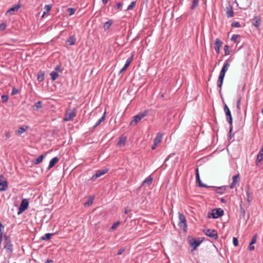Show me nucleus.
I'll return each instance as SVG.
<instances>
[{
    "mask_svg": "<svg viewBox=\"0 0 263 263\" xmlns=\"http://www.w3.org/2000/svg\"><path fill=\"white\" fill-rule=\"evenodd\" d=\"M223 215V211L221 209H216L212 211V215L213 218H217Z\"/></svg>",
    "mask_w": 263,
    "mask_h": 263,
    "instance_id": "9b49d317",
    "label": "nucleus"
},
{
    "mask_svg": "<svg viewBox=\"0 0 263 263\" xmlns=\"http://www.w3.org/2000/svg\"><path fill=\"white\" fill-rule=\"evenodd\" d=\"M44 9H45L46 12L48 13L51 10V6L49 5H46L45 6Z\"/></svg>",
    "mask_w": 263,
    "mask_h": 263,
    "instance_id": "09e8293b",
    "label": "nucleus"
},
{
    "mask_svg": "<svg viewBox=\"0 0 263 263\" xmlns=\"http://www.w3.org/2000/svg\"><path fill=\"white\" fill-rule=\"evenodd\" d=\"M7 27V25L6 23H2L0 24V31L4 30Z\"/></svg>",
    "mask_w": 263,
    "mask_h": 263,
    "instance_id": "de8ad7c7",
    "label": "nucleus"
},
{
    "mask_svg": "<svg viewBox=\"0 0 263 263\" xmlns=\"http://www.w3.org/2000/svg\"><path fill=\"white\" fill-rule=\"evenodd\" d=\"M29 202L28 200L26 199H24L22 201L21 204L19 208V212L18 214H20L25 210H26L28 207Z\"/></svg>",
    "mask_w": 263,
    "mask_h": 263,
    "instance_id": "9d476101",
    "label": "nucleus"
},
{
    "mask_svg": "<svg viewBox=\"0 0 263 263\" xmlns=\"http://www.w3.org/2000/svg\"><path fill=\"white\" fill-rule=\"evenodd\" d=\"M18 92V91L17 89H15V88H13L12 91V95H16L17 94V93Z\"/></svg>",
    "mask_w": 263,
    "mask_h": 263,
    "instance_id": "6e6d98bb",
    "label": "nucleus"
},
{
    "mask_svg": "<svg viewBox=\"0 0 263 263\" xmlns=\"http://www.w3.org/2000/svg\"><path fill=\"white\" fill-rule=\"evenodd\" d=\"M204 233L206 235L214 239H217L218 238L217 233L214 230L207 229L205 230Z\"/></svg>",
    "mask_w": 263,
    "mask_h": 263,
    "instance_id": "6e6552de",
    "label": "nucleus"
},
{
    "mask_svg": "<svg viewBox=\"0 0 263 263\" xmlns=\"http://www.w3.org/2000/svg\"><path fill=\"white\" fill-rule=\"evenodd\" d=\"M134 54H132L126 60V63L124 66L121 69L120 73H122L125 71L129 66L130 63L133 60Z\"/></svg>",
    "mask_w": 263,
    "mask_h": 263,
    "instance_id": "f8f14e48",
    "label": "nucleus"
},
{
    "mask_svg": "<svg viewBox=\"0 0 263 263\" xmlns=\"http://www.w3.org/2000/svg\"><path fill=\"white\" fill-rule=\"evenodd\" d=\"M260 20L259 17H258L257 16L255 17L253 19V25L254 26L258 27L260 25Z\"/></svg>",
    "mask_w": 263,
    "mask_h": 263,
    "instance_id": "a878e982",
    "label": "nucleus"
},
{
    "mask_svg": "<svg viewBox=\"0 0 263 263\" xmlns=\"http://www.w3.org/2000/svg\"><path fill=\"white\" fill-rule=\"evenodd\" d=\"M157 144H156V143H154V144L152 145V149H155L156 147V146H157Z\"/></svg>",
    "mask_w": 263,
    "mask_h": 263,
    "instance_id": "13d9d810",
    "label": "nucleus"
},
{
    "mask_svg": "<svg viewBox=\"0 0 263 263\" xmlns=\"http://www.w3.org/2000/svg\"><path fill=\"white\" fill-rule=\"evenodd\" d=\"M247 200L249 202L252 200L251 195L249 192V190L247 191Z\"/></svg>",
    "mask_w": 263,
    "mask_h": 263,
    "instance_id": "a18cd8bd",
    "label": "nucleus"
},
{
    "mask_svg": "<svg viewBox=\"0 0 263 263\" xmlns=\"http://www.w3.org/2000/svg\"><path fill=\"white\" fill-rule=\"evenodd\" d=\"M122 6V5L121 3H118L115 6V9L118 11H119L121 10Z\"/></svg>",
    "mask_w": 263,
    "mask_h": 263,
    "instance_id": "c03bdc74",
    "label": "nucleus"
},
{
    "mask_svg": "<svg viewBox=\"0 0 263 263\" xmlns=\"http://www.w3.org/2000/svg\"><path fill=\"white\" fill-rule=\"evenodd\" d=\"M112 21L111 20H109L107 22H106L103 26L104 29L106 30L109 28L110 26L112 24Z\"/></svg>",
    "mask_w": 263,
    "mask_h": 263,
    "instance_id": "bb28decb",
    "label": "nucleus"
},
{
    "mask_svg": "<svg viewBox=\"0 0 263 263\" xmlns=\"http://www.w3.org/2000/svg\"><path fill=\"white\" fill-rule=\"evenodd\" d=\"M106 173V171H104V170H98V171H97L96 174L92 176L91 179L92 180H94L95 179H97V178L100 177L102 175L105 174Z\"/></svg>",
    "mask_w": 263,
    "mask_h": 263,
    "instance_id": "6ab92c4d",
    "label": "nucleus"
},
{
    "mask_svg": "<svg viewBox=\"0 0 263 263\" xmlns=\"http://www.w3.org/2000/svg\"><path fill=\"white\" fill-rule=\"evenodd\" d=\"M109 0H102V3L105 5L109 2Z\"/></svg>",
    "mask_w": 263,
    "mask_h": 263,
    "instance_id": "bf43d9fd",
    "label": "nucleus"
},
{
    "mask_svg": "<svg viewBox=\"0 0 263 263\" xmlns=\"http://www.w3.org/2000/svg\"><path fill=\"white\" fill-rule=\"evenodd\" d=\"M254 244H252V243L250 242L249 246V249L250 251H253L255 249L254 246H253Z\"/></svg>",
    "mask_w": 263,
    "mask_h": 263,
    "instance_id": "5fc2aeb1",
    "label": "nucleus"
},
{
    "mask_svg": "<svg viewBox=\"0 0 263 263\" xmlns=\"http://www.w3.org/2000/svg\"><path fill=\"white\" fill-rule=\"evenodd\" d=\"M226 187L224 186H221L219 187H218L216 191L218 193L222 194L226 191Z\"/></svg>",
    "mask_w": 263,
    "mask_h": 263,
    "instance_id": "e433bc0d",
    "label": "nucleus"
},
{
    "mask_svg": "<svg viewBox=\"0 0 263 263\" xmlns=\"http://www.w3.org/2000/svg\"><path fill=\"white\" fill-rule=\"evenodd\" d=\"M152 180H153V178L151 177V176H148V177H147L145 180L144 181H143V185H150L152 182Z\"/></svg>",
    "mask_w": 263,
    "mask_h": 263,
    "instance_id": "393cba45",
    "label": "nucleus"
},
{
    "mask_svg": "<svg viewBox=\"0 0 263 263\" xmlns=\"http://www.w3.org/2000/svg\"><path fill=\"white\" fill-rule=\"evenodd\" d=\"M224 111L226 113V116L227 117V119L230 124L232 125L233 123V119L231 114L230 110L227 105H225L224 107Z\"/></svg>",
    "mask_w": 263,
    "mask_h": 263,
    "instance_id": "1a4fd4ad",
    "label": "nucleus"
},
{
    "mask_svg": "<svg viewBox=\"0 0 263 263\" xmlns=\"http://www.w3.org/2000/svg\"><path fill=\"white\" fill-rule=\"evenodd\" d=\"M50 76L51 77L52 81H55L59 76V74L54 71H52V72H51Z\"/></svg>",
    "mask_w": 263,
    "mask_h": 263,
    "instance_id": "2f4dec72",
    "label": "nucleus"
},
{
    "mask_svg": "<svg viewBox=\"0 0 263 263\" xmlns=\"http://www.w3.org/2000/svg\"><path fill=\"white\" fill-rule=\"evenodd\" d=\"M59 69H60V66H57L55 67V70H59Z\"/></svg>",
    "mask_w": 263,
    "mask_h": 263,
    "instance_id": "0e129e2a",
    "label": "nucleus"
},
{
    "mask_svg": "<svg viewBox=\"0 0 263 263\" xmlns=\"http://www.w3.org/2000/svg\"><path fill=\"white\" fill-rule=\"evenodd\" d=\"M224 52L225 55H228L230 54L229 47L228 45L224 46Z\"/></svg>",
    "mask_w": 263,
    "mask_h": 263,
    "instance_id": "37998d69",
    "label": "nucleus"
},
{
    "mask_svg": "<svg viewBox=\"0 0 263 263\" xmlns=\"http://www.w3.org/2000/svg\"><path fill=\"white\" fill-rule=\"evenodd\" d=\"M263 159V146L259 152L256 160V163L257 165L259 162H260Z\"/></svg>",
    "mask_w": 263,
    "mask_h": 263,
    "instance_id": "aec40b11",
    "label": "nucleus"
},
{
    "mask_svg": "<svg viewBox=\"0 0 263 263\" xmlns=\"http://www.w3.org/2000/svg\"><path fill=\"white\" fill-rule=\"evenodd\" d=\"M68 11L69 12V15H72L74 13L75 10H74V9H73L72 8H69L68 9Z\"/></svg>",
    "mask_w": 263,
    "mask_h": 263,
    "instance_id": "49530a36",
    "label": "nucleus"
},
{
    "mask_svg": "<svg viewBox=\"0 0 263 263\" xmlns=\"http://www.w3.org/2000/svg\"><path fill=\"white\" fill-rule=\"evenodd\" d=\"M232 26H234V27H240V24L239 23L236 22V23H233Z\"/></svg>",
    "mask_w": 263,
    "mask_h": 263,
    "instance_id": "4d7b16f0",
    "label": "nucleus"
},
{
    "mask_svg": "<svg viewBox=\"0 0 263 263\" xmlns=\"http://www.w3.org/2000/svg\"><path fill=\"white\" fill-rule=\"evenodd\" d=\"M257 234H255L253 236L252 239L251 241V243H252V244H254L256 243V240H257Z\"/></svg>",
    "mask_w": 263,
    "mask_h": 263,
    "instance_id": "8fccbe9b",
    "label": "nucleus"
},
{
    "mask_svg": "<svg viewBox=\"0 0 263 263\" xmlns=\"http://www.w3.org/2000/svg\"><path fill=\"white\" fill-rule=\"evenodd\" d=\"M124 250H123V249H122H122L120 250H119V252H118V255H121V254H122V253L124 252Z\"/></svg>",
    "mask_w": 263,
    "mask_h": 263,
    "instance_id": "052dcab7",
    "label": "nucleus"
},
{
    "mask_svg": "<svg viewBox=\"0 0 263 263\" xmlns=\"http://www.w3.org/2000/svg\"><path fill=\"white\" fill-rule=\"evenodd\" d=\"M44 156V155H42L40 156L38 158H37L34 161V164H39L43 160Z\"/></svg>",
    "mask_w": 263,
    "mask_h": 263,
    "instance_id": "cd10ccee",
    "label": "nucleus"
},
{
    "mask_svg": "<svg viewBox=\"0 0 263 263\" xmlns=\"http://www.w3.org/2000/svg\"><path fill=\"white\" fill-rule=\"evenodd\" d=\"M59 160V159L58 157H54L52 158L49 162L48 169L52 168L56 163L58 162Z\"/></svg>",
    "mask_w": 263,
    "mask_h": 263,
    "instance_id": "5701e85b",
    "label": "nucleus"
},
{
    "mask_svg": "<svg viewBox=\"0 0 263 263\" xmlns=\"http://www.w3.org/2000/svg\"><path fill=\"white\" fill-rule=\"evenodd\" d=\"M239 35L237 34H233L231 37V40L233 42H236L239 37Z\"/></svg>",
    "mask_w": 263,
    "mask_h": 263,
    "instance_id": "ea45409f",
    "label": "nucleus"
},
{
    "mask_svg": "<svg viewBox=\"0 0 263 263\" xmlns=\"http://www.w3.org/2000/svg\"><path fill=\"white\" fill-rule=\"evenodd\" d=\"M76 41V37L74 36H72L66 41V43L68 45H73L75 44Z\"/></svg>",
    "mask_w": 263,
    "mask_h": 263,
    "instance_id": "b1692460",
    "label": "nucleus"
},
{
    "mask_svg": "<svg viewBox=\"0 0 263 263\" xmlns=\"http://www.w3.org/2000/svg\"><path fill=\"white\" fill-rule=\"evenodd\" d=\"M135 5H136L135 2H132L130 3V4L128 6V7L127 8V10H129L132 9L135 7Z\"/></svg>",
    "mask_w": 263,
    "mask_h": 263,
    "instance_id": "79ce46f5",
    "label": "nucleus"
},
{
    "mask_svg": "<svg viewBox=\"0 0 263 263\" xmlns=\"http://www.w3.org/2000/svg\"><path fill=\"white\" fill-rule=\"evenodd\" d=\"M163 137V134L161 133H158L157 134V136L154 139V143H156V144H158L161 142L162 139Z\"/></svg>",
    "mask_w": 263,
    "mask_h": 263,
    "instance_id": "4be33fe9",
    "label": "nucleus"
},
{
    "mask_svg": "<svg viewBox=\"0 0 263 263\" xmlns=\"http://www.w3.org/2000/svg\"><path fill=\"white\" fill-rule=\"evenodd\" d=\"M198 2L199 0H192L193 4L191 7L192 9L195 8L198 5Z\"/></svg>",
    "mask_w": 263,
    "mask_h": 263,
    "instance_id": "a19ab883",
    "label": "nucleus"
},
{
    "mask_svg": "<svg viewBox=\"0 0 263 263\" xmlns=\"http://www.w3.org/2000/svg\"><path fill=\"white\" fill-rule=\"evenodd\" d=\"M237 6L242 9H247L251 5V0H236Z\"/></svg>",
    "mask_w": 263,
    "mask_h": 263,
    "instance_id": "423d86ee",
    "label": "nucleus"
},
{
    "mask_svg": "<svg viewBox=\"0 0 263 263\" xmlns=\"http://www.w3.org/2000/svg\"><path fill=\"white\" fill-rule=\"evenodd\" d=\"M44 79V74L42 72H40L37 74V80L39 82H42L43 81Z\"/></svg>",
    "mask_w": 263,
    "mask_h": 263,
    "instance_id": "f704fd0d",
    "label": "nucleus"
},
{
    "mask_svg": "<svg viewBox=\"0 0 263 263\" xmlns=\"http://www.w3.org/2000/svg\"><path fill=\"white\" fill-rule=\"evenodd\" d=\"M4 226L3 224L0 222V243L2 241L3 239V229H4Z\"/></svg>",
    "mask_w": 263,
    "mask_h": 263,
    "instance_id": "473e14b6",
    "label": "nucleus"
},
{
    "mask_svg": "<svg viewBox=\"0 0 263 263\" xmlns=\"http://www.w3.org/2000/svg\"><path fill=\"white\" fill-rule=\"evenodd\" d=\"M240 103H241V98H240L239 99H238V100L237 101V108L240 110Z\"/></svg>",
    "mask_w": 263,
    "mask_h": 263,
    "instance_id": "864d4df0",
    "label": "nucleus"
},
{
    "mask_svg": "<svg viewBox=\"0 0 263 263\" xmlns=\"http://www.w3.org/2000/svg\"><path fill=\"white\" fill-rule=\"evenodd\" d=\"M8 188L7 182L3 175H0V191H5Z\"/></svg>",
    "mask_w": 263,
    "mask_h": 263,
    "instance_id": "0eeeda50",
    "label": "nucleus"
},
{
    "mask_svg": "<svg viewBox=\"0 0 263 263\" xmlns=\"http://www.w3.org/2000/svg\"><path fill=\"white\" fill-rule=\"evenodd\" d=\"M8 100V97L7 96L4 95L2 97V101L3 102H6Z\"/></svg>",
    "mask_w": 263,
    "mask_h": 263,
    "instance_id": "603ef678",
    "label": "nucleus"
},
{
    "mask_svg": "<svg viewBox=\"0 0 263 263\" xmlns=\"http://www.w3.org/2000/svg\"><path fill=\"white\" fill-rule=\"evenodd\" d=\"M222 45V42L219 39H216L214 44V49L217 54L220 52V49Z\"/></svg>",
    "mask_w": 263,
    "mask_h": 263,
    "instance_id": "ddd939ff",
    "label": "nucleus"
},
{
    "mask_svg": "<svg viewBox=\"0 0 263 263\" xmlns=\"http://www.w3.org/2000/svg\"><path fill=\"white\" fill-rule=\"evenodd\" d=\"M179 221L178 225L180 228L182 229L184 232L186 231L187 224L185 217L181 213H178Z\"/></svg>",
    "mask_w": 263,
    "mask_h": 263,
    "instance_id": "7ed1b4c3",
    "label": "nucleus"
},
{
    "mask_svg": "<svg viewBox=\"0 0 263 263\" xmlns=\"http://www.w3.org/2000/svg\"><path fill=\"white\" fill-rule=\"evenodd\" d=\"M196 182L198 184V185L201 187H206V186L203 184L200 180L199 173V169L197 168L196 170Z\"/></svg>",
    "mask_w": 263,
    "mask_h": 263,
    "instance_id": "f3484780",
    "label": "nucleus"
},
{
    "mask_svg": "<svg viewBox=\"0 0 263 263\" xmlns=\"http://www.w3.org/2000/svg\"><path fill=\"white\" fill-rule=\"evenodd\" d=\"M93 198L92 197H89L87 201L86 202H85L84 205L85 206H87L91 205L93 203Z\"/></svg>",
    "mask_w": 263,
    "mask_h": 263,
    "instance_id": "c9c22d12",
    "label": "nucleus"
},
{
    "mask_svg": "<svg viewBox=\"0 0 263 263\" xmlns=\"http://www.w3.org/2000/svg\"><path fill=\"white\" fill-rule=\"evenodd\" d=\"M6 137L7 138H9L10 137V134L9 133H7L6 134Z\"/></svg>",
    "mask_w": 263,
    "mask_h": 263,
    "instance_id": "680f3d73",
    "label": "nucleus"
},
{
    "mask_svg": "<svg viewBox=\"0 0 263 263\" xmlns=\"http://www.w3.org/2000/svg\"><path fill=\"white\" fill-rule=\"evenodd\" d=\"M196 182L198 184V185L201 187H206V186L203 184L200 180L199 173V169L197 168L196 170Z\"/></svg>",
    "mask_w": 263,
    "mask_h": 263,
    "instance_id": "a211bd4d",
    "label": "nucleus"
},
{
    "mask_svg": "<svg viewBox=\"0 0 263 263\" xmlns=\"http://www.w3.org/2000/svg\"><path fill=\"white\" fill-rule=\"evenodd\" d=\"M229 66L230 64L229 63V62L227 61L225 62L220 72V74L217 81V85L220 89L223 84V81L224 78L225 77L226 73L228 70Z\"/></svg>",
    "mask_w": 263,
    "mask_h": 263,
    "instance_id": "f257e3e1",
    "label": "nucleus"
},
{
    "mask_svg": "<svg viewBox=\"0 0 263 263\" xmlns=\"http://www.w3.org/2000/svg\"><path fill=\"white\" fill-rule=\"evenodd\" d=\"M29 127L28 126H23L20 127L17 130L15 131L16 134L17 135H20L23 133L25 132L28 129Z\"/></svg>",
    "mask_w": 263,
    "mask_h": 263,
    "instance_id": "412c9836",
    "label": "nucleus"
},
{
    "mask_svg": "<svg viewBox=\"0 0 263 263\" xmlns=\"http://www.w3.org/2000/svg\"><path fill=\"white\" fill-rule=\"evenodd\" d=\"M128 210H127V209H126L125 210L124 213H125V214H127V213H128Z\"/></svg>",
    "mask_w": 263,
    "mask_h": 263,
    "instance_id": "69168bd1",
    "label": "nucleus"
},
{
    "mask_svg": "<svg viewBox=\"0 0 263 263\" xmlns=\"http://www.w3.org/2000/svg\"><path fill=\"white\" fill-rule=\"evenodd\" d=\"M120 221H117L113 224L111 227L110 228V231H114L115 230L120 224Z\"/></svg>",
    "mask_w": 263,
    "mask_h": 263,
    "instance_id": "4c0bfd02",
    "label": "nucleus"
},
{
    "mask_svg": "<svg viewBox=\"0 0 263 263\" xmlns=\"http://www.w3.org/2000/svg\"><path fill=\"white\" fill-rule=\"evenodd\" d=\"M239 178H240V175L239 174H238L236 175H235L233 177V178H232L233 181H232L231 185L230 186V189H232L236 186V185L239 181Z\"/></svg>",
    "mask_w": 263,
    "mask_h": 263,
    "instance_id": "2eb2a0df",
    "label": "nucleus"
},
{
    "mask_svg": "<svg viewBox=\"0 0 263 263\" xmlns=\"http://www.w3.org/2000/svg\"><path fill=\"white\" fill-rule=\"evenodd\" d=\"M105 114V112H104V115L100 119H99V120L96 123L95 127H96L98 125H99L104 120Z\"/></svg>",
    "mask_w": 263,
    "mask_h": 263,
    "instance_id": "58836bf2",
    "label": "nucleus"
},
{
    "mask_svg": "<svg viewBox=\"0 0 263 263\" xmlns=\"http://www.w3.org/2000/svg\"><path fill=\"white\" fill-rule=\"evenodd\" d=\"M227 15L228 17H231L233 16V11L231 7L227 8Z\"/></svg>",
    "mask_w": 263,
    "mask_h": 263,
    "instance_id": "c756f323",
    "label": "nucleus"
},
{
    "mask_svg": "<svg viewBox=\"0 0 263 263\" xmlns=\"http://www.w3.org/2000/svg\"><path fill=\"white\" fill-rule=\"evenodd\" d=\"M42 102L41 101H38L34 104L33 107L35 108V110H37V109L42 108Z\"/></svg>",
    "mask_w": 263,
    "mask_h": 263,
    "instance_id": "72a5a7b5",
    "label": "nucleus"
},
{
    "mask_svg": "<svg viewBox=\"0 0 263 263\" xmlns=\"http://www.w3.org/2000/svg\"><path fill=\"white\" fill-rule=\"evenodd\" d=\"M76 115L77 109L75 108H68L66 110L64 120L65 121H72Z\"/></svg>",
    "mask_w": 263,
    "mask_h": 263,
    "instance_id": "f03ea898",
    "label": "nucleus"
},
{
    "mask_svg": "<svg viewBox=\"0 0 263 263\" xmlns=\"http://www.w3.org/2000/svg\"><path fill=\"white\" fill-rule=\"evenodd\" d=\"M147 114L148 111L146 110L140 112L134 117V119L130 122V125H136L142 119L147 116Z\"/></svg>",
    "mask_w": 263,
    "mask_h": 263,
    "instance_id": "39448f33",
    "label": "nucleus"
},
{
    "mask_svg": "<svg viewBox=\"0 0 263 263\" xmlns=\"http://www.w3.org/2000/svg\"><path fill=\"white\" fill-rule=\"evenodd\" d=\"M4 248L7 253L11 254L13 251V246L10 239L7 236H5Z\"/></svg>",
    "mask_w": 263,
    "mask_h": 263,
    "instance_id": "20e7f679",
    "label": "nucleus"
},
{
    "mask_svg": "<svg viewBox=\"0 0 263 263\" xmlns=\"http://www.w3.org/2000/svg\"><path fill=\"white\" fill-rule=\"evenodd\" d=\"M53 235V234L52 233H46L41 237V239L46 240H49L51 238V236Z\"/></svg>",
    "mask_w": 263,
    "mask_h": 263,
    "instance_id": "c85d7f7f",
    "label": "nucleus"
},
{
    "mask_svg": "<svg viewBox=\"0 0 263 263\" xmlns=\"http://www.w3.org/2000/svg\"><path fill=\"white\" fill-rule=\"evenodd\" d=\"M52 262V261L51 260H48L47 261V262H48V263H50V262Z\"/></svg>",
    "mask_w": 263,
    "mask_h": 263,
    "instance_id": "338daca9",
    "label": "nucleus"
},
{
    "mask_svg": "<svg viewBox=\"0 0 263 263\" xmlns=\"http://www.w3.org/2000/svg\"><path fill=\"white\" fill-rule=\"evenodd\" d=\"M21 7V4H17L16 5L13 6L7 11L6 14L12 15L14 14V12L17 11Z\"/></svg>",
    "mask_w": 263,
    "mask_h": 263,
    "instance_id": "4468645a",
    "label": "nucleus"
},
{
    "mask_svg": "<svg viewBox=\"0 0 263 263\" xmlns=\"http://www.w3.org/2000/svg\"><path fill=\"white\" fill-rule=\"evenodd\" d=\"M200 241L194 240L193 242L191 243V246L194 248V249H196V248L200 245Z\"/></svg>",
    "mask_w": 263,
    "mask_h": 263,
    "instance_id": "7c9ffc66",
    "label": "nucleus"
},
{
    "mask_svg": "<svg viewBox=\"0 0 263 263\" xmlns=\"http://www.w3.org/2000/svg\"><path fill=\"white\" fill-rule=\"evenodd\" d=\"M127 140V138L126 137L121 136L118 138V141L117 143V146L119 147H123L125 145L126 142Z\"/></svg>",
    "mask_w": 263,
    "mask_h": 263,
    "instance_id": "dca6fc26",
    "label": "nucleus"
},
{
    "mask_svg": "<svg viewBox=\"0 0 263 263\" xmlns=\"http://www.w3.org/2000/svg\"><path fill=\"white\" fill-rule=\"evenodd\" d=\"M233 245L235 246H236V247L238 246V240L237 238L234 237L233 238Z\"/></svg>",
    "mask_w": 263,
    "mask_h": 263,
    "instance_id": "3c124183",
    "label": "nucleus"
},
{
    "mask_svg": "<svg viewBox=\"0 0 263 263\" xmlns=\"http://www.w3.org/2000/svg\"><path fill=\"white\" fill-rule=\"evenodd\" d=\"M47 13L46 11L44 12L43 15L42 16V17H44L45 14Z\"/></svg>",
    "mask_w": 263,
    "mask_h": 263,
    "instance_id": "e2e57ef3",
    "label": "nucleus"
}]
</instances>
